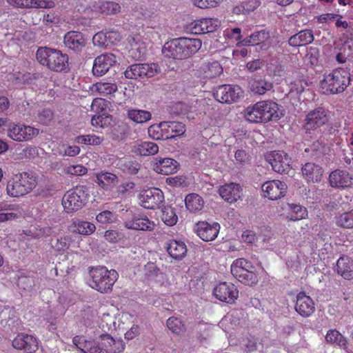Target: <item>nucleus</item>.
<instances>
[{
    "instance_id": "1",
    "label": "nucleus",
    "mask_w": 353,
    "mask_h": 353,
    "mask_svg": "<svg viewBox=\"0 0 353 353\" xmlns=\"http://www.w3.org/2000/svg\"><path fill=\"white\" fill-rule=\"evenodd\" d=\"M201 46L202 42L199 39L179 37L166 42L162 52L165 57L183 60L194 54Z\"/></svg>"
},
{
    "instance_id": "2",
    "label": "nucleus",
    "mask_w": 353,
    "mask_h": 353,
    "mask_svg": "<svg viewBox=\"0 0 353 353\" xmlns=\"http://www.w3.org/2000/svg\"><path fill=\"white\" fill-rule=\"evenodd\" d=\"M351 81L350 69L339 67L328 73H325L320 81L321 92L326 95L343 92Z\"/></svg>"
},
{
    "instance_id": "3",
    "label": "nucleus",
    "mask_w": 353,
    "mask_h": 353,
    "mask_svg": "<svg viewBox=\"0 0 353 353\" xmlns=\"http://www.w3.org/2000/svg\"><path fill=\"white\" fill-rule=\"evenodd\" d=\"M278 105L271 101H261L249 105L245 110V119L250 123H267L279 119Z\"/></svg>"
},
{
    "instance_id": "4",
    "label": "nucleus",
    "mask_w": 353,
    "mask_h": 353,
    "mask_svg": "<svg viewBox=\"0 0 353 353\" xmlns=\"http://www.w3.org/2000/svg\"><path fill=\"white\" fill-rule=\"evenodd\" d=\"M37 183L38 178L34 172H19L8 179L6 193L11 197H21L30 193Z\"/></svg>"
},
{
    "instance_id": "5",
    "label": "nucleus",
    "mask_w": 353,
    "mask_h": 353,
    "mask_svg": "<svg viewBox=\"0 0 353 353\" xmlns=\"http://www.w3.org/2000/svg\"><path fill=\"white\" fill-rule=\"evenodd\" d=\"M36 59L41 65L52 72L65 71L68 66V56L52 48L39 47L36 52Z\"/></svg>"
},
{
    "instance_id": "6",
    "label": "nucleus",
    "mask_w": 353,
    "mask_h": 353,
    "mask_svg": "<svg viewBox=\"0 0 353 353\" xmlns=\"http://www.w3.org/2000/svg\"><path fill=\"white\" fill-rule=\"evenodd\" d=\"M88 272L90 286L101 293L110 292L119 278L115 270H108L106 266H91Z\"/></svg>"
},
{
    "instance_id": "7",
    "label": "nucleus",
    "mask_w": 353,
    "mask_h": 353,
    "mask_svg": "<svg viewBox=\"0 0 353 353\" xmlns=\"http://www.w3.org/2000/svg\"><path fill=\"white\" fill-rule=\"evenodd\" d=\"M88 189L85 185H77L63 196L61 204L66 213H73L81 209L87 203Z\"/></svg>"
},
{
    "instance_id": "8",
    "label": "nucleus",
    "mask_w": 353,
    "mask_h": 353,
    "mask_svg": "<svg viewBox=\"0 0 353 353\" xmlns=\"http://www.w3.org/2000/svg\"><path fill=\"white\" fill-rule=\"evenodd\" d=\"M39 134V128L22 123H10L8 125V136L17 142L32 141Z\"/></svg>"
},
{
    "instance_id": "9",
    "label": "nucleus",
    "mask_w": 353,
    "mask_h": 353,
    "mask_svg": "<svg viewBox=\"0 0 353 353\" xmlns=\"http://www.w3.org/2000/svg\"><path fill=\"white\" fill-rule=\"evenodd\" d=\"M328 121V111L324 108L318 107L310 111L303 121V129L311 133L324 125Z\"/></svg>"
},
{
    "instance_id": "10",
    "label": "nucleus",
    "mask_w": 353,
    "mask_h": 353,
    "mask_svg": "<svg viewBox=\"0 0 353 353\" xmlns=\"http://www.w3.org/2000/svg\"><path fill=\"white\" fill-rule=\"evenodd\" d=\"M243 94V90L238 85H221L214 92V97L220 103H231L238 101Z\"/></svg>"
},
{
    "instance_id": "11",
    "label": "nucleus",
    "mask_w": 353,
    "mask_h": 353,
    "mask_svg": "<svg viewBox=\"0 0 353 353\" xmlns=\"http://www.w3.org/2000/svg\"><path fill=\"white\" fill-rule=\"evenodd\" d=\"M139 201L144 208L154 210L164 201V195L159 188L144 189L139 194Z\"/></svg>"
},
{
    "instance_id": "12",
    "label": "nucleus",
    "mask_w": 353,
    "mask_h": 353,
    "mask_svg": "<svg viewBox=\"0 0 353 353\" xmlns=\"http://www.w3.org/2000/svg\"><path fill=\"white\" fill-rule=\"evenodd\" d=\"M39 340L32 334L18 333L12 341L14 349L25 353H35L39 349Z\"/></svg>"
},
{
    "instance_id": "13",
    "label": "nucleus",
    "mask_w": 353,
    "mask_h": 353,
    "mask_svg": "<svg viewBox=\"0 0 353 353\" xmlns=\"http://www.w3.org/2000/svg\"><path fill=\"white\" fill-rule=\"evenodd\" d=\"M328 182L332 188L345 190L353 187V175L345 170L336 169L330 172Z\"/></svg>"
},
{
    "instance_id": "14",
    "label": "nucleus",
    "mask_w": 353,
    "mask_h": 353,
    "mask_svg": "<svg viewBox=\"0 0 353 353\" xmlns=\"http://www.w3.org/2000/svg\"><path fill=\"white\" fill-rule=\"evenodd\" d=\"M214 296L221 301L233 303L239 296L236 287L230 283L221 282L217 284L213 290Z\"/></svg>"
},
{
    "instance_id": "15",
    "label": "nucleus",
    "mask_w": 353,
    "mask_h": 353,
    "mask_svg": "<svg viewBox=\"0 0 353 353\" xmlns=\"http://www.w3.org/2000/svg\"><path fill=\"white\" fill-rule=\"evenodd\" d=\"M221 226L217 222L199 221L194 226L197 236L204 241L214 240L219 232Z\"/></svg>"
},
{
    "instance_id": "16",
    "label": "nucleus",
    "mask_w": 353,
    "mask_h": 353,
    "mask_svg": "<svg viewBox=\"0 0 353 353\" xmlns=\"http://www.w3.org/2000/svg\"><path fill=\"white\" fill-rule=\"evenodd\" d=\"M221 26L216 18H203L195 20L189 25V30L194 34H204L214 32Z\"/></svg>"
},
{
    "instance_id": "17",
    "label": "nucleus",
    "mask_w": 353,
    "mask_h": 353,
    "mask_svg": "<svg viewBox=\"0 0 353 353\" xmlns=\"http://www.w3.org/2000/svg\"><path fill=\"white\" fill-rule=\"evenodd\" d=\"M116 63L117 57L112 53H105L98 56L94 61L93 74L97 77L104 75Z\"/></svg>"
},
{
    "instance_id": "18",
    "label": "nucleus",
    "mask_w": 353,
    "mask_h": 353,
    "mask_svg": "<svg viewBox=\"0 0 353 353\" xmlns=\"http://www.w3.org/2000/svg\"><path fill=\"white\" fill-rule=\"evenodd\" d=\"M127 229L152 232L155 229L156 224L144 214H134L124 222Z\"/></svg>"
},
{
    "instance_id": "19",
    "label": "nucleus",
    "mask_w": 353,
    "mask_h": 353,
    "mask_svg": "<svg viewBox=\"0 0 353 353\" xmlns=\"http://www.w3.org/2000/svg\"><path fill=\"white\" fill-rule=\"evenodd\" d=\"M261 188L264 196L270 200H276L285 195L287 188L284 182L272 180L265 182Z\"/></svg>"
},
{
    "instance_id": "20",
    "label": "nucleus",
    "mask_w": 353,
    "mask_h": 353,
    "mask_svg": "<svg viewBox=\"0 0 353 353\" xmlns=\"http://www.w3.org/2000/svg\"><path fill=\"white\" fill-rule=\"evenodd\" d=\"M102 351L105 353H121L125 347L121 339H114L109 334H101L99 336Z\"/></svg>"
},
{
    "instance_id": "21",
    "label": "nucleus",
    "mask_w": 353,
    "mask_h": 353,
    "mask_svg": "<svg viewBox=\"0 0 353 353\" xmlns=\"http://www.w3.org/2000/svg\"><path fill=\"white\" fill-rule=\"evenodd\" d=\"M230 272L234 277L245 285L252 286L258 283V275L251 269H246L244 266H230Z\"/></svg>"
},
{
    "instance_id": "22",
    "label": "nucleus",
    "mask_w": 353,
    "mask_h": 353,
    "mask_svg": "<svg viewBox=\"0 0 353 353\" xmlns=\"http://www.w3.org/2000/svg\"><path fill=\"white\" fill-rule=\"evenodd\" d=\"M294 308L301 316L309 317L315 311V304L310 296L300 292L296 296Z\"/></svg>"
},
{
    "instance_id": "23",
    "label": "nucleus",
    "mask_w": 353,
    "mask_h": 353,
    "mask_svg": "<svg viewBox=\"0 0 353 353\" xmlns=\"http://www.w3.org/2000/svg\"><path fill=\"white\" fill-rule=\"evenodd\" d=\"M219 193L225 201L233 203L241 199L242 188L238 183H227L220 187Z\"/></svg>"
},
{
    "instance_id": "24",
    "label": "nucleus",
    "mask_w": 353,
    "mask_h": 353,
    "mask_svg": "<svg viewBox=\"0 0 353 353\" xmlns=\"http://www.w3.org/2000/svg\"><path fill=\"white\" fill-rule=\"evenodd\" d=\"M7 3L17 8H51L54 6L51 0H6Z\"/></svg>"
},
{
    "instance_id": "25",
    "label": "nucleus",
    "mask_w": 353,
    "mask_h": 353,
    "mask_svg": "<svg viewBox=\"0 0 353 353\" xmlns=\"http://www.w3.org/2000/svg\"><path fill=\"white\" fill-rule=\"evenodd\" d=\"M178 162L171 158L157 159L153 163V170L158 174L169 175L178 170Z\"/></svg>"
},
{
    "instance_id": "26",
    "label": "nucleus",
    "mask_w": 353,
    "mask_h": 353,
    "mask_svg": "<svg viewBox=\"0 0 353 353\" xmlns=\"http://www.w3.org/2000/svg\"><path fill=\"white\" fill-rule=\"evenodd\" d=\"M302 174L307 183L320 182L323 174V169L314 163H306L301 168Z\"/></svg>"
},
{
    "instance_id": "27",
    "label": "nucleus",
    "mask_w": 353,
    "mask_h": 353,
    "mask_svg": "<svg viewBox=\"0 0 353 353\" xmlns=\"http://www.w3.org/2000/svg\"><path fill=\"white\" fill-rule=\"evenodd\" d=\"M198 71L203 78L212 79L220 76L223 73V69L219 61L212 60L203 62Z\"/></svg>"
},
{
    "instance_id": "28",
    "label": "nucleus",
    "mask_w": 353,
    "mask_h": 353,
    "mask_svg": "<svg viewBox=\"0 0 353 353\" xmlns=\"http://www.w3.org/2000/svg\"><path fill=\"white\" fill-rule=\"evenodd\" d=\"M266 161L271 165L273 170L278 173H283L285 170L286 154L281 151H272L265 156Z\"/></svg>"
},
{
    "instance_id": "29",
    "label": "nucleus",
    "mask_w": 353,
    "mask_h": 353,
    "mask_svg": "<svg viewBox=\"0 0 353 353\" xmlns=\"http://www.w3.org/2000/svg\"><path fill=\"white\" fill-rule=\"evenodd\" d=\"M158 128L165 132L167 139L179 137L185 132V124L178 121H162Z\"/></svg>"
},
{
    "instance_id": "30",
    "label": "nucleus",
    "mask_w": 353,
    "mask_h": 353,
    "mask_svg": "<svg viewBox=\"0 0 353 353\" xmlns=\"http://www.w3.org/2000/svg\"><path fill=\"white\" fill-rule=\"evenodd\" d=\"M73 344L83 353H100L102 352L100 343L88 341L83 336H75L72 339Z\"/></svg>"
},
{
    "instance_id": "31",
    "label": "nucleus",
    "mask_w": 353,
    "mask_h": 353,
    "mask_svg": "<svg viewBox=\"0 0 353 353\" xmlns=\"http://www.w3.org/2000/svg\"><path fill=\"white\" fill-rule=\"evenodd\" d=\"M64 44L71 50L81 51L85 45V40L81 32L70 31L64 37Z\"/></svg>"
},
{
    "instance_id": "32",
    "label": "nucleus",
    "mask_w": 353,
    "mask_h": 353,
    "mask_svg": "<svg viewBox=\"0 0 353 353\" xmlns=\"http://www.w3.org/2000/svg\"><path fill=\"white\" fill-rule=\"evenodd\" d=\"M165 248L170 256L175 260H181L187 254V247L182 241L174 239L170 240L167 243Z\"/></svg>"
},
{
    "instance_id": "33",
    "label": "nucleus",
    "mask_w": 353,
    "mask_h": 353,
    "mask_svg": "<svg viewBox=\"0 0 353 353\" xmlns=\"http://www.w3.org/2000/svg\"><path fill=\"white\" fill-rule=\"evenodd\" d=\"M72 233L88 236L94 232L96 226L94 223L80 219H74L70 226Z\"/></svg>"
},
{
    "instance_id": "34",
    "label": "nucleus",
    "mask_w": 353,
    "mask_h": 353,
    "mask_svg": "<svg viewBox=\"0 0 353 353\" xmlns=\"http://www.w3.org/2000/svg\"><path fill=\"white\" fill-rule=\"evenodd\" d=\"M314 41L313 32L311 30H301L288 39V44L292 46H303L311 43Z\"/></svg>"
},
{
    "instance_id": "35",
    "label": "nucleus",
    "mask_w": 353,
    "mask_h": 353,
    "mask_svg": "<svg viewBox=\"0 0 353 353\" xmlns=\"http://www.w3.org/2000/svg\"><path fill=\"white\" fill-rule=\"evenodd\" d=\"M95 175V182L103 190H111L117 184V176L114 174L108 172H101Z\"/></svg>"
},
{
    "instance_id": "36",
    "label": "nucleus",
    "mask_w": 353,
    "mask_h": 353,
    "mask_svg": "<svg viewBox=\"0 0 353 353\" xmlns=\"http://www.w3.org/2000/svg\"><path fill=\"white\" fill-rule=\"evenodd\" d=\"M127 117L134 123L143 124L152 119V114L148 110L131 108L127 110Z\"/></svg>"
},
{
    "instance_id": "37",
    "label": "nucleus",
    "mask_w": 353,
    "mask_h": 353,
    "mask_svg": "<svg viewBox=\"0 0 353 353\" xmlns=\"http://www.w3.org/2000/svg\"><path fill=\"white\" fill-rule=\"evenodd\" d=\"M250 90L258 94H263L272 88V83L262 78H252L249 81Z\"/></svg>"
},
{
    "instance_id": "38",
    "label": "nucleus",
    "mask_w": 353,
    "mask_h": 353,
    "mask_svg": "<svg viewBox=\"0 0 353 353\" xmlns=\"http://www.w3.org/2000/svg\"><path fill=\"white\" fill-rule=\"evenodd\" d=\"M328 343L336 345L344 350L347 348V340L336 329L329 330L325 335Z\"/></svg>"
},
{
    "instance_id": "39",
    "label": "nucleus",
    "mask_w": 353,
    "mask_h": 353,
    "mask_svg": "<svg viewBox=\"0 0 353 353\" xmlns=\"http://www.w3.org/2000/svg\"><path fill=\"white\" fill-rule=\"evenodd\" d=\"M91 90L100 95L107 97L117 91V85L112 82L100 81L93 84Z\"/></svg>"
},
{
    "instance_id": "40",
    "label": "nucleus",
    "mask_w": 353,
    "mask_h": 353,
    "mask_svg": "<svg viewBox=\"0 0 353 353\" xmlns=\"http://www.w3.org/2000/svg\"><path fill=\"white\" fill-rule=\"evenodd\" d=\"M270 39V34L265 30L254 32L250 36L243 40V44L245 46H257L263 43Z\"/></svg>"
},
{
    "instance_id": "41",
    "label": "nucleus",
    "mask_w": 353,
    "mask_h": 353,
    "mask_svg": "<svg viewBox=\"0 0 353 353\" xmlns=\"http://www.w3.org/2000/svg\"><path fill=\"white\" fill-rule=\"evenodd\" d=\"M94 10L106 15L113 14L120 11L119 3L113 1H99L94 6Z\"/></svg>"
},
{
    "instance_id": "42",
    "label": "nucleus",
    "mask_w": 353,
    "mask_h": 353,
    "mask_svg": "<svg viewBox=\"0 0 353 353\" xmlns=\"http://www.w3.org/2000/svg\"><path fill=\"white\" fill-rule=\"evenodd\" d=\"M186 208L191 212L201 210L203 206V200L199 194L192 193L186 196L185 199Z\"/></svg>"
},
{
    "instance_id": "43",
    "label": "nucleus",
    "mask_w": 353,
    "mask_h": 353,
    "mask_svg": "<svg viewBox=\"0 0 353 353\" xmlns=\"http://www.w3.org/2000/svg\"><path fill=\"white\" fill-rule=\"evenodd\" d=\"M112 34L116 36L115 40L120 39V34L117 31H109L105 33L99 32L95 34L92 38L94 45L101 47L107 45L108 41L113 43V41H111Z\"/></svg>"
},
{
    "instance_id": "44",
    "label": "nucleus",
    "mask_w": 353,
    "mask_h": 353,
    "mask_svg": "<svg viewBox=\"0 0 353 353\" xmlns=\"http://www.w3.org/2000/svg\"><path fill=\"white\" fill-rule=\"evenodd\" d=\"M115 319L108 313H103L100 318L99 326L103 332L102 334H109L115 330Z\"/></svg>"
},
{
    "instance_id": "45",
    "label": "nucleus",
    "mask_w": 353,
    "mask_h": 353,
    "mask_svg": "<svg viewBox=\"0 0 353 353\" xmlns=\"http://www.w3.org/2000/svg\"><path fill=\"white\" fill-rule=\"evenodd\" d=\"M166 324L168 329L175 334L180 335L186 331L185 325L179 318L171 316L167 320Z\"/></svg>"
},
{
    "instance_id": "46",
    "label": "nucleus",
    "mask_w": 353,
    "mask_h": 353,
    "mask_svg": "<svg viewBox=\"0 0 353 353\" xmlns=\"http://www.w3.org/2000/svg\"><path fill=\"white\" fill-rule=\"evenodd\" d=\"M161 212V220L165 225L168 226H173L177 223L178 216L176 214L175 210L171 206H164Z\"/></svg>"
},
{
    "instance_id": "47",
    "label": "nucleus",
    "mask_w": 353,
    "mask_h": 353,
    "mask_svg": "<svg viewBox=\"0 0 353 353\" xmlns=\"http://www.w3.org/2000/svg\"><path fill=\"white\" fill-rule=\"evenodd\" d=\"M144 70H145V68L143 66V63L132 64L126 69L124 74L127 79H137L138 78H143L145 74Z\"/></svg>"
},
{
    "instance_id": "48",
    "label": "nucleus",
    "mask_w": 353,
    "mask_h": 353,
    "mask_svg": "<svg viewBox=\"0 0 353 353\" xmlns=\"http://www.w3.org/2000/svg\"><path fill=\"white\" fill-rule=\"evenodd\" d=\"M159 151L158 145L153 142L144 141L139 144L137 152L141 156H149L157 154Z\"/></svg>"
},
{
    "instance_id": "49",
    "label": "nucleus",
    "mask_w": 353,
    "mask_h": 353,
    "mask_svg": "<svg viewBox=\"0 0 353 353\" xmlns=\"http://www.w3.org/2000/svg\"><path fill=\"white\" fill-rule=\"evenodd\" d=\"M306 82L303 79H296L289 85L288 99H296L303 91Z\"/></svg>"
},
{
    "instance_id": "50",
    "label": "nucleus",
    "mask_w": 353,
    "mask_h": 353,
    "mask_svg": "<svg viewBox=\"0 0 353 353\" xmlns=\"http://www.w3.org/2000/svg\"><path fill=\"white\" fill-rule=\"evenodd\" d=\"M307 216V210L305 207L295 204L290 206V212H288V219L299 221L305 219Z\"/></svg>"
},
{
    "instance_id": "51",
    "label": "nucleus",
    "mask_w": 353,
    "mask_h": 353,
    "mask_svg": "<svg viewBox=\"0 0 353 353\" xmlns=\"http://www.w3.org/2000/svg\"><path fill=\"white\" fill-rule=\"evenodd\" d=\"M103 139L94 134L80 135L75 138V142L80 144L98 145H100Z\"/></svg>"
},
{
    "instance_id": "52",
    "label": "nucleus",
    "mask_w": 353,
    "mask_h": 353,
    "mask_svg": "<svg viewBox=\"0 0 353 353\" xmlns=\"http://www.w3.org/2000/svg\"><path fill=\"white\" fill-rule=\"evenodd\" d=\"M88 172V168L81 164L69 165L63 168V173L70 176H83Z\"/></svg>"
},
{
    "instance_id": "53",
    "label": "nucleus",
    "mask_w": 353,
    "mask_h": 353,
    "mask_svg": "<svg viewBox=\"0 0 353 353\" xmlns=\"http://www.w3.org/2000/svg\"><path fill=\"white\" fill-rule=\"evenodd\" d=\"M111 121V115H105L104 114H101L93 116L91 119V123L96 128H104L110 124Z\"/></svg>"
},
{
    "instance_id": "54",
    "label": "nucleus",
    "mask_w": 353,
    "mask_h": 353,
    "mask_svg": "<svg viewBox=\"0 0 353 353\" xmlns=\"http://www.w3.org/2000/svg\"><path fill=\"white\" fill-rule=\"evenodd\" d=\"M337 224L345 228H353V209L341 214L337 219Z\"/></svg>"
},
{
    "instance_id": "55",
    "label": "nucleus",
    "mask_w": 353,
    "mask_h": 353,
    "mask_svg": "<svg viewBox=\"0 0 353 353\" xmlns=\"http://www.w3.org/2000/svg\"><path fill=\"white\" fill-rule=\"evenodd\" d=\"M96 219L100 223H112L116 219V216L114 213L110 210H104L97 215Z\"/></svg>"
},
{
    "instance_id": "56",
    "label": "nucleus",
    "mask_w": 353,
    "mask_h": 353,
    "mask_svg": "<svg viewBox=\"0 0 353 353\" xmlns=\"http://www.w3.org/2000/svg\"><path fill=\"white\" fill-rule=\"evenodd\" d=\"M72 242V237L70 236H63L57 239L54 248L57 251H65L67 250Z\"/></svg>"
},
{
    "instance_id": "57",
    "label": "nucleus",
    "mask_w": 353,
    "mask_h": 353,
    "mask_svg": "<svg viewBox=\"0 0 353 353\" xmlns=\"http://www.w3.org/2000/svg\"><path fill=\"white\" fill-rule=\"evenodd\" d=\"M193 4L201 8L208 9L215 8L219 6L223 0H192Z\"/></svg>"
},
{
    "instance_id": "58",
    "label": "nucleus",
    "mask_w": 353,
    "mask_h": 353,
    "mask_svg": "<svg viewBox=\"0 0 353 353\" xmlns=\"http://www.w3.org/2000/svg\"><path fill=\"white\" fill-rule=\"evenodd\" d=\"M107 108L106 100L101 98H96L92 101L91 109L97 114L103 113Z\"/></svg>"
},
{
    "instance_id": "59",
    "label": "nucleus",
    "mask_w": 353,
    "mask_h": 353,
    "mask_svg": "<svg viewBox=\"0 0 353 353\" xmlns=\"http://www.w3.org/2000/svg\"><path fill=\"white\" fill-rule=\"evenodd\" d=\"M53 112L50 109H43L38 114L39 122L43 125H48L53 119Z\"/></svg>"
},
{
    "instance_id": "60",
    "label": "nucleus",
    "mask_w": 353,
    "mask_h": 353,
    "mask_svg": "<svg viewBox=\"0 0 353 353\" xmlns=\"http://www.w3.org/2000/svg\"><path fill=\"white\" fill-rule=\"evenodd\" d=\"M129 53L133 59H140L145 54V48L141 47L138 43H135L134 44H131Z\"/></svg>"
},
{
    "instance_id": "61",
    "label": "nucleus",
    "mask_w": 353,
    "mask_h": 353,
    "mask_svg": "<svg viewBox=\"0 0 353 353\" xmlns=\"http://www.w3.org/2000/svg\"><path fill=\"white\" fill-rule=\"evenodd\" d=\"M339 274L343 279L351 280L353 279V266H334Z\"/></svg>"
},
{
    "instance_id": "62",
    "label": "nucleus",
    "mask_w": 353,
    "mask_h": 353,
    "mask_svg": "<svg viewBox=\"0 0 353 353\" xmlns=\"http://www.w3.org/2000/svg\"><path fill=\"white\" fill-rule=\"evenodd\" d=\"M143 66L145 68L144 77H152L161 72L159 65L155 63H143Z\"/></svg>"
},
{
    "instance_id": "63",
    "label": "nucleus",
    "mask_w": 353,
    "mask_h": 353,
    "mask_svg": "<svg viewBox=\"0 0 353 353\" xmlns=\"http://www.w3.org/2000/svg\"><path fill=\"white\" fill-rule=\"evenodd\" d=\"M166 183L174 187H181L185 184V180L182 176H175L167 178Z\"/></svg>"
},
{
    "instance_id": "64",
    "label": "nucleus",
    "mask_w": 353,
    "mask_h": 353,
    "mask_svg": "<svg viewBox=\"0 0 353 353\" xmlns=\"http://www.w3.org/2000/svg\"><path fill=\"white\" fill-rule=\"evenodd\" d=\"M246 13L253 12L261 5L260 0H248L243 2Z\"/></svg>"
}]
</instances>
